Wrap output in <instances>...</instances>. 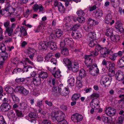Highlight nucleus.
Instances as JSON below:
<instances>
[{
    "instance_id": "60",
    "label": "nucleus",
    "mask_w": 124,
    "mask_h": 124,
    "mask_svg": "<svg viewBox=\"0 0 124 124\" xmlns=\"http://www.w3.org/2000/svg\"><path fill=\"white\" fill-rule=\"evenodd\" d=\"M51 122L49 120L47 119L44 120L42 122V124H51Z\"/></svg>"
},
{
    "instance_id": "47",
    "label": "nucleus",
    "mask_w": 124,
    "mask_h": 124,
    "mask_svg": "<svg viewBox=\"0 0 124 124\" xmlns=\"http://www.w3.org/2000/svg\"><path fill=\"white\" fill-rule=\"evenodd\" d=\"M86 10L87 9H85L83 10H82L81 9L78 10L76 12L78 16L82 15L84 16L85 14V12L84 11Z\"/></svg>"
},
{
    "instance_id": "15",
    "label": "nucleus",
    "mask_w": 124,
    "mask_h": 124,
    "mask_svg": "<svg viewBox=\"0 0 124 124\" xmlns=\"http://www.w3.org/2000/svg\"><path fill=\"white\" fill-rule=\"evenodd\" d=\"M90 55H85V63L87 67L90 66L93 62V60L90 57Z\"/></svg>"
},
{
    "instance_id": "12",
    "label": "nucleus",
    "mask_w": 124,
    "mask_h": 124,
    "mask_svg": "<svg viewBox=\"0 0 124 124\" xmlns=\"http://www.w3.org/2000/svg\"><path fill=\"white\" fill-rule=\"evenodd\" d=\"M7 115L10 120L14 122L16 120L17 118V117L12 110H11L8 111Z\"/></svg>"
},
{
    "instance_id": "39",
    "label": "nucleus",
    "mask_w": 124,
    "mask_h": 124,
    "mask_svg": "<svg viewBox=\"0 0 124 124\" xmlns=\"http://www.w3.org/2000/svg\"><path fill=\"white\" fill-rule=\"evenodd\" d=\"M45 28L44 27L42 26L39 25L37 28L35 29L34 30V31L35 32H38L40 31L41 32H43L44 31Z\"/></svg>"
},
{
    "instance_id": "3",
    "label": "nucleus",
    "mask_w": 124,
    "mask_h": 124,
    "mask_svg": "<svg viewBox=\"0 0 124 124\" xmlns=\"http://www.w3.org/2000/svg\"><path fill=\"white\" fill-rule=\"evenodd\" d=\"M95 50L100 51L101 55L102 57H105L109 54L108 50L106 47H102L100 45H98L95 48Z\"/></svg>"
},
{
    "instance_id": "52",
    "label": "nucleus",
    "mask_w": 124,
    "mask_h": 124,
    "mask_svg": "<svg viewBox=\"0 0 124 124\" xmlns=\"http://www.w3.org/2000/svg\"><path fill=\"white\" fill-rule=\"evenodd\" d=\"M117 56V53H115L109 57V58L113 61H115Z\"/></svg>"
},
{
    "instance_id": "45",
    "label": "nucleus",
    "mask_w": 124,
    "mask_h": 124,
    "mask_svg": "<svg viewBox=\"0 0 124 124\" xmlns=\"http://www.w3.org/2000/svg\"><path fill=\"white\" fill-rule=\"evenodd\" d=\"M113 29L112 28L107 29L106 31V35L107 36H111L112 34Z\"/></svg>"
},
{
    "instance_id": "38",
    "label": "nucleus",
    "mask_w": 124,
    "mask_h": 124,
    "mask_svg": "<svg viewBox=\"0 0 124 124\" xmlns=\"http://www.w3.org/2000/svg\"><path fill=\"white\" fill-rule=\"evenodd\" d=\"M81 78L77 77V81L76 85L77 87H81L82 86V81Z\"/></svg>"
},
{
    "instance_id": "54",
    "label": "nucleus",
    "mask_w": 124,
    "mask_h": 124,
    "mask_svg": "<svg viewBox=\"0 0 124 124\" xmlns=\"http://www.w3.org/2000/svg\"><path fill=\"white\" fill-rule=\"evenodd\" d=\"M0 49L2 51H4L6 50V48L5 44L3 43H0Z\"/></svg>"
},
{
    "instance_id": "27",
    "label": "nucleus",
    "mask_w": 124,
    "mask_h": 124,
    "mask_svg": "<svg viewBox=\"0 0 124 124\" xmlns=\"http://www.w3.org/2000/svg\"><path fill=\"white\" fill-rule=\"evenodd\" d=\"M88 36L90 40H94L96 38V34L94 31L89 33Z\"/></svg>"
},
{
    "instance_id": "59",
    "label": "nucleus",
    "mask_w": 124,
    "mask_h": 124,
    "mask_svg": "<svg viewBox=\"0 0 124 124\" xmlns=\"http://www.w3.org/2000/svg\"><path fill=\"white\" fill-rule=\"evenodd\" d=\"M99 96V94L96 93H94L91 95L90 97L91 98H98Z\"/></svg>"
},
{
    "instance_id": "24",
    "label": "nucleus",
    "mask_w": 124,
    "mask_h": 124,
    "mask_svg": "<svg viewBox=\"0 0 124 124\" xmlns=\"http://www.w3.org/2000/svg\"><path fill=\"white\" fill-rule=\"evenodd\" d=\"M93 14L95 15V16L96 18H99L102 15V11L101 9L96 10L93 12Z\"/></svg>"
},
{
    "instance_id": "56",
    "label": "nucleus",
    "mask_w": 124,
    "mask_h": 124,
    "mask_svg": "<svg viewBox=\"0 0 124 124\" xmlns=\"http://www.w3.org/2000/svg\"><path fill=\"white\" fill-rule=\"evenodd\" d=\"M52 56V53H48L45 57L46 60L47 61H48Z\"/></svg>"
},
{
    "instance_id": "64",
    "label": "nucleus",
    "mask_w": 124,
    "mask_h": 124,
    "mask_svg": "<svg viewBox=\"0 0 124 124\" xmlns=\"http://www.w3.org/2000/svg\"><path fill=\"white\" fill-rule=\"evenodd\" d=\"M5 123V121L3 116H0V124H3Z\"/></svg>"
},
{
    "instance_id": "58",
    "label": "nucleus",
    "mask_w": 124,
    "mask_h": 124,
    "mask_svg": "<svg viewBox=\"0 0 124 124\" xmlns=\"http://www.w3.org/2000/svg\"><path fill=\"white\" fill-rule=\"evenodd\" d=\"M91 27L90 26H89L87 24H85L84 25V28L85 31H88Z\"/></svg>"
},
{
    "instance_id": "55",
    "label": "nucleus",
    "mask_w": 124,
    "mask_h": 124,
    "mask_svg": "<svg viewBox=\"0 0 124 124\" xmlns=\"http://www.w3.org/2000/svg\"><path fill=\"white\" fill-rule=\"evenodd\" d=\"M115 65V64L113 63L109 62V70H114Z\"/></svg>"
},
{
    "instance_id": "35",
    "label": "nucleus",
    "mask_w": 124,
    "mask_h": 124,
    "mask_svg": "<svg viewBox=\"0 0 124 124\" xmlns=\"http://www.w3.org/2000/svg\"><path fill=\"white\" fill-rule=\"evenodd\" d=\"M64 63L68 68L69 66H70L72 62H71L70 60L67 58H64L63 60Z\"/></svg>"
},
{
    "instance_id": "33",
    "label": "nucleus",
    "mask_w": 124,
    "mask_h": 124,
    "mask_svg": "<svg viewBox=\"0 0 124 124\" xmlns=\"http://www.w3.org/2000/svg\"><path fill=\"white\" fill-rule=\"evenodd\" d=\"M38 76L40 78H47L48 76V75L46 72L43 71H41L39 74L38 75Z\"/></svg>"
},
{
    "instance_id": "22",
    "label": "nucleus",
    "mask_w": 124,
    "mask_h": 124,
    "mask_svg": "<svg viewBox=\"0 0 124 124\" xmlns=\"http://www.w3.org/2000/svg\"><path fill=\"white\" fill-rule=\"evenodd\" d=\"M58 92L60 94L62 95L66 96L67 95L69 92V91L68 89L65 88L62 90L61 88H59Z\"/></svg>"
},
{
    "instance_id": "57",
    "label": "nucleus",
    "mask_w": 124,
    "mask_h": 124,
    "mask_svg": "<svg viewBox=\"0 0 124 124\" xmlns=\"http://www.w3.org/2000/svg\"><path fill=\"white\" fill-rule=\"evenodd\" d=\"M29 93V91L25 89L24 87L23 89L22 92L21 93L23 94L25 96H26Z\"/></svg>"
},
{
    "instance_id": "62",
    "label": "nucleus",
    "mask_w": 124,
    "mask_h": 124,
    "mask_svg": "<svg viewBox=\"0 0 124 124\" xmlns=\"http://www.w3.org/2000/svg\"><path fill=\"white\" fill-rule=\"evenodd\" d=\"M95 52H93L92 53V54L90 55V56L94 57L95 56L97 55L99 53L97 52L98 51V50L96 51L95 49Z\"/></svg>"
},
{
    "instance_id": "8",
    "label": "nucleus",
    "mask_w": 124,
    "mask_h": 124,
    "mask_svg": "<svg viewBox=\"0 0 124 124\" xmlns=\"http://www.w3.org/2000/svg\"><path fill=\"white\" fill-rule=\"evenodd\" d=\"M100 83L101 84L104 85L105 86H108L110 84V81L106 75H103L101 77Z\"/></svg>"
},
{
    "instance_id": "1",
    "label": "nucleus",
    "mask_w": 124,
    "mask_h": 124,
    "mask_svg": "<svg viewBox=\"0 0 124 124\" xmlns=\"http://www.w3.org/2000/svg\"><path fill=\"white\" fill-rule=\"evenodd\" d=\"M51 118L53 120H56L58 122H60L64 119V114L60 111H56L51 113Z\"/></svg>"
},
{
    "instance_id": "5",
    "label": "nucleus",
    "mask_w": 124,
    "mask_h": 124,
    "mask_svg": "<svg viewBox=\"0 0 124 124\" xmlns=\"http://www.w3.org/2000/svg\"><path fill=\"white\" fill-rule=\"evenodd\" d=\"M89 73L93 76H97L99 73V70L96 64H94L89 68Z\"/></svg>"
},
{
    "instance_id": "36",
    "label": "nucleus",
    "mask_w": 124,
    "mask_h": 124,
    "mask_svg": "<svg viewBox=\"0 0 124 124\" xmlns=\"http://www.w3.org/2000/svg\"><path fill=\"white\" fill-rule=\"evenodd\" d=\"M120 37L118 35H113L111 36V40L114 42H117L120 39Z\"/></svg>"
},
{
    "instance_id": "37",
    "label": "nucleus",
    "mask_w": 124,
    "mask_h": 124,
    "mask_svg": "<svg viewBox=\"0 0 124 124\" xmlns=\"http://www.w3.org/2000/svg\"><path fill=\"white\" fill-rule=\"evenodd\" d=\"M81 96V95L78 93H75L72 95L71 99L72 101H76L79 99Z\"/></svg>"
},
{
    "instance_id": "6",
    "label": "nucleus",
    "mask_w": 124,
    "mask_h": 124,
    "mask_svg": "<svg viewBox=\"0 0 124 124\" xmlns=\"http://www.w3.org/2000/svg\"><path fill=\"white\" fill-rule=\"evenodd\" d=\"M79 65L77 61L72 62L70 66H69L68 69L73 72H76L78 70Z\"/></svg>"
},
{
    "instance_id": "28",
    "label": "nucleus",
    "mask_w": 124,
    "mask_h": 124,
    "mask_svg": "<svg viewBox=\"0 0 124 124\" xmlns=\"http://www.w3.org/2000/svg\"><path fill=\"white\" fill-rule=\"evenodd\" d=\"M63 41L65 42L66 44L70 46L72 45L73 44V40L71 38H66L63 40Z\"/></svg>"
},
{
    "instance_id": "40",
    "label": "nucleus",
    "mask_w": 124,
    "mask_h": 124,
    "mask_svg": "<svg viewBox=\"0 0 124 124\" xmlns=\"http://www.w3.org/2000/svg\"><path fill=\"white\" fill-rule=\"evenodd\" d=\"M25 52L28 54H35L36 52V50L32 48H28L25 50Z\"/></svg>"
},
{
    "instance_id": "7",
    "label": "nucleus",
    "mask_w": 124,
    "mask_h": 124,
    "mask_svg": "<svg viewBox=\"0 0 124 124\" xmlns=\"http://www.w3.org/2000/svg\"><path fill=\"white\" fill-rule=\"evenodd\" d=\"M54 7H57L59 11L61 13H63L65 10V9L64 6L61 2H58L57 0H55L54 1Z\"/></svg>"
},
{
    "instance_id": "63",
    "label": "nucleus",
    "mask_w": 124,
    "mask_h": 124,
    "mask_svg": "<svg viewBox=\"0 0 124 124\" xmlns=\"http://www.w3.org/2000/svg\"><path fill=\"white\" fill-rule=\"evenodd\" d=\"M50 61L52 64L56 65L57 63V61L56 59L54 58H53L51 59Z\"/></svg>"
},
{
    "instance_id": "42",
    "label": "nucleus",
    "mask_w": 124,
    "mask_h": 124,
    "mask_svg": "<svg viewBox=\"0 0 124 124\" xmlns=\"http://www.w3.org/2000/svg\"><path fill=\"white\" fill-rule=\"evenodd\" d=\"M61 54L65 56L68 55L69 54V51L68 49L66 48H63L61 51Z\"/></svg>"
},
{
    "instance_id": "11",
    "label": "nucleus",
    "mask_w": 124,
    "mask_h": 124,
    "mask_svg": "<svg viewBox=\"0 0 124 124\" xmlns=\"http://www.w3.org/2000/svg\"><path fill=\"white\" fill-rule=\"evenodd\" d=\"M112 16L109 13L105 17L104 21L105 23L107 24L112 25L115 22V21L112 20Z\"/></svg>"
},
{
    "instance_id": "48",
    "label": "nucleus",
    "mask_w": 124,
    "mask_h": 124,
    "mask_svg": "<svg viewBox=\"0 0 124 124\" xmlns=\"http://www.w3.org/2000/svg\"><path fill=\"white\" fill-rule=\"evenodd\" d=\"M124 118L121 116L117 119L114 124H122Z\"/></svg>"
},
{
    "instance_id": "13",
    "label": "nucleus",
    "mask_w": 124,
    "mask_h": 124,
    "mask_svg": "<svg viewBox=\"0 0 124 124\" xmlns=\"http://www.w3.org/2000/svg\"><path fill=\"white\" fill-rule=\"evenodd\" d=\"M33 8L35 12L38 13L42 12L44 10L43 8L41 5L36 4L33 5Z\"/></svg>"
},
{
    "instance_id": "17",
    "label": "nucleus",
    "mask_w": 124,
    "mask_h": 124,
    "mask_svg": "<svg viewBox=\"0 0 124 124\" xmlns=\"http://www.w3.org/2000/svg\"><path fill=\"white\" fill-rule=\"evenodd\" d=\"M99 100L97 99H93L92 100L90 103V106L92 108H94L97 109L99 108Z\"/></svg>"
},
{
    "instance_id": "25",
    "label": "nucleus",
    "mask_w": 124,
    "mask_h": 124,
    "mask_svg": "<svg viewBox=\"0 0 124 124\" xmlns=\"http://www.w3.org/2000/svg\"><path fill=\"white\" fill-rule=\"evenodd\" d=\"M74 78L73 77H69L68 82V87L73 86L74 85L75 82Z\"/></svg>"
},
{
    "instance_id": "21",
    "label": "nucleus",
    "mask_w": 124,
    "mask_h": 124,
    "mask_svg": "<svg viewBox=\"0 0 124 124\" xmlns=\"http://www.w3.org/2000/svg\"><path fill=\"white\" fill-rule=\"evenodd\" d=\"M38 76V75H36L35 77L33 78V83L36 86L39 85L41 83L40 78Z\"/></svg>"
},
{
    "instance_id": "26",
    "label": "nucleus",
    "mask_w": 124,
    "mask_h": 124,
    "mask_svg": "<svg viewBox=\"0 0 124 124\" xmlns=\"http://www.w3.org/2000/svg\"><path fill=\"white\" fill-rule=\"evenodd\" d=\"M87 23L89 26H90L91 27L95 26L97 23L95 20L91 18L88 19Z\"/></svg>"
},
{
    "instance_id": "14",
    "label": "nucleus",
    "mask_w": 124,
    "mask_h": 124,
    "mask_svg": "<svg viewBox=\"0 0 124 124\" xmlns=\"http://www.w3.org/2000/svg\"><path fill=\"white\" fill-rule=\"evenodd\" d=\"M63 32L61 29L56 30L54 33L51 34L50 36L52 37L53 39L58 38L60 37L62 35Z\"/></svg>"
},
{
    "instance_id": "51",
    "label": "nucleus",
    "mask_w": 124,
    "mask_h": 124,
    "mask_svg": "<svg viewBox=\"0 0 124 124\" xmlns=\"http://www.w3.org/2000/svg\"><path fill=\"white\" fill-rule=\"evenodd\" d=\"M29 115L30 117L35 118L38 117V114L35 112H31L30 113Z\"/></svg>"
},
{
    "instance_id": "61",
    "label": "nucleus",
    "mask_w": 124,
    "mask_h": 124,
    "mask_svg": "<svg viewBox=\"0 0 124 124\" xmlns=\"http://www.w3.org/2000/svg\"><path fill=\"white\" fill-rule=\"evenodd\" d=\"M31 11V10H30L29 9H27L26 11L25 12L24 14L25 16V17H27L30 14Z\"/></svg>"
},
{
    "instance_id": "19",
    "label": "nucleus",
    "mask_w": 124,
    "mask_h": 124,
    "mask_svg": "<svg viewBox=\"0 0 124 124\" xmlns=\"http://www.w3.org/2000/svg\"><path fill=\"white\" fill-rule=\"evenodd\" d=\"M48 47V42L42 41L39 43L38 48L40 50H44L46 49Z\"/></svg>"
},
{
    "instance_id": "49",
    "label": "nucleus",
    "mask_w": 124,
    "mask_h": 124,
    "mask_svg": "<svg viewBox=\"0 0 124 124\" xmlns=\"http://www.w3.org/2000/svg\"><path fill=\"white\" fill-rule=\"evenodd\" d=\"M77 20L79 23H83L85 21V18L83 16H81L78 17L77 18Z\"/></svg>"
},
{
    "instance_id": "50",
    "label": "nucleus",
    "mask_w": 124,
    "mask_h": 124,
    "mask_svg": "<svg viewBox=\"0 0 124 124\" xmlns=\"http://www.w3.org/2000/svg\"><path fill=\"white\" fill-rule=\"evenodd\" d=\"M20 32L24 36H25L27 35V32L25 28L23 27L22 26L20 28Z\"/></svg>"
},
{
    "instance_id": "44",
    "label": "nucleus",
    "mask_w": 124,
    "mask_h": 124,
    "mask_svg": "<svg viewBox=\"0 0 124 124\" xmlns=\"http://www.w3.org/2000/svg\"><path fill=\"white\" fill-rule=\"evenodd\" d=\"M7 33L9 36H11L13 34V29L12 28L8 27L7 28L5 32V34Z\"/></svg>"
},
{
    "instance_id": "29",
    "label": "nucleus",
    "mask_w": 124,
    "mask_h": 124,
    "mask_svg": "<svg viewBox=\"0 0 124 124\" xmlns=\"http://www.w3.org/2000/svg\"><path fill=\"white\" fill-rule=\"evenodd\" d=\"M48 47H49L51 49L54 51L57 49V47L56 44L54 42H48Z\"/></svg>"
},
{
    "instance_id": "2",
    "label": "nucleus",
    "mask_w": 124,
    "mask_h": 124,
    "mask_svg": "<svg viewBox=\"0 0 124 124\" xmlns=\"http://www.w3.org/2000/svg\"><path fill=\"white\" fill-rule=\"evenodd\" d=\"M21 65H23L24 71L26 72L28 71V69H29L32 68L34 67L33 63L32 62L29 60L28 58H26L25 59V61H23L19 63Z\"/></svg>"
},
{
    "instance_id": "32",
    "label": "nucleus",
    "mask_w": 124,
    "mask_h": 124,
    "mask_svg": "<svg viewBox=\"0 0 124 124\" xmlns=\"http://www.w3.org/2000/svg\"><path fill=\"white\" fill-rule=\"evenodd\" d=\"M115 27L121 32H123L124 31V29L122 27L121 24L118 22L116 23Z\"/></svg>"
},
{
    "instance_id": "53",
    "label": "nucleus",
    "mask_w": 124,
    "mask_h": 124,
    "mask_svg": "<svg viewBox=\"0 0 124 124\" xmlns=\"http://www.w3.org/2000/svg\"><path fill=\"white\" fill-rule=\"evenodd\" d=\"M115 74V72L114 70H108V75L110 77L113 76Z\"/></svg>"
},
{
    "instance_id": "41",
    "label": "nucleus",
    "mask_w": 124,
    "mask_h": 124,
    "mask_svg": "<svg viewBox=\"0 0 124 124\" xmlns=\"http://www.w3.org/2000/svg\"><path fill=\"white\" fill-rule=\"evenodd\" d=\"M61 72L59 69L57 70L54 73H52V74L56 78H59L61 76Z\"/></svg>"
},
{
    "instance_id": "18",
    "label": "nucleus",
    "mask_w": 124,
    "mask_h": 124,
    "mask_svg": "<svg viewBox=\"0 0 124 124\" xmlns=\"http://www.w3.org/2000/svg\"><path fill=\"white\" fill-rule=\"evenodd\" d=\"M116 111V110L114 108L110 107L106 108L105 110L106 114L110 116L114 115L115 114Z\"/></svg>"
},
{
    "instance_id": "20",
    "label": "nucleus",
    "mask_w": 124,
    "mask_h": 124,
    "mask_svg": "<svg viewBox=\"0 0 124 124\" xmlns=\"http://www.w3.org/2000/svg\"><path fill=\"white\" fill-rule=\"evenodd\" d=\"M71 35L74 38L78 39L80 38L82 35L80 32L78 31H73L71 33Z\"/></svg>"
},
{
    "instance_id": "30",
    "label": "nucleus",
    "mask_w": 124,
    "mask_h": 124,
    "mask_svg": "<svg viewBox=\"0 0 124 124\" xmlns=\"http://www.w3.org/2000/svg\"><path fill=\"white\" fill-rule=\"evenodd\" d=\"M86 73L85 70L83 69H81L79 71V77H78L81 78V79H82V78H84L86 76Z\"/></svg>"
},
{
    "instance_id": "34",
    "label": "nucleus",
    "mask_w": 124,
    "mask_h": 124,
    "mask_svg": "<svg viewBox=\"0 0 124 124\" xmlns=\"http://www.w3.org/2000/svg\"><path fill=\"white\" fill-rule=\"evenodd\" d=\"M11 97L13 101L15 103L18 104L19 103L20 99L18 97L14 94H12L11 95Z\"/></svg>"
},
{
    "instance_id": "43",
    "label": "nucleus",
    "mask_w": 124,
    "mask_h": 124,
    "mask_svg": "<svg viewBox=\"0 0 124 124\" xmlns=\"http://www.w3.org/2000/svg\"><path fill=\"white\" fill-rule=\"evenodd\" d=\"M24 87L22 86H17L16 87L14 90V91L15 92H19L21 93L22 92L23 89Z\"/></svg>"
},
{
    "instance_id": "10",
    "label": "nucleus",
    "mask_w": 124,
    "mask_h": 124,
    "mask_svg": "<svg viewBox=\"0 0 124 124\" xmlns=\"http://www.w3.org/2000/svg\"><path fill=\"white\" fill-rule=\"evenodd\" d=\"M83 118L82 116L80 114L75 113L72 115L71 119L72 120L75 122H78L81 121Z\"/></svg>"
},
{
    "instance_id": "9",
    "label": "nucleus",
    "mask_w": 124,
    "mask_h": 124,
    "mask_svg": "<svg viewBox=\"0 0 124 124\" xmlns=\"http://www.w3.org/2000/svg\"><path fill=\"white\" fill-rule=\"evenodd\" d=\"M8 57L7 53L5 52H2L0 53V69L2 67L3 61L7 59Z\"/></svg>"
},
{
    "instance_id": "16",
    "label": "nucleus",
    "mask_w": 124,
    "mask_h": 124,
    "mask_svg": "<svg viewBox=\"0 0 124 124\" xmlns=\"http://www.w3.org/2000/svg\"><path fill=\"white\" fill-rule=\"evenodd\" d=\"M116 79L119 81L123 80L124 78V73L120 70H118L115 74Z\"/></svg>"
},
{
    "instance_id": "4",
    "label": "nucleus",
    "mask_w": 124,
    "mask_h": 124,
    "mask_svg": "<svg viewBox=\"0 0 124 124\" xmlns=\"http://www.w3.org/2000/svg\"><path fill=\"white\" fill-rule=\"evenodd\" d=\"M73 19V17L71 16H67L64 19L63 22L64 24V26L67 31L69 30V28H70L72 24V21Z\"/></svg>"
},
{
    "instance_id": "23",
    "label": "nucleus",
    "mask_w": 124,
    "mask_h": 124,
    "mask_svg": "<svg viewBox=\"0 0 124 124\" xmlns=\"http://www.w3.org/2000/svg\"><path fill=\"white\" fill-rule=\"evenodd\" d=\"M10 108V106L8 103H3L0 106L1 110L2 111H8Z\"/></svg>"
},
{
    "instance_id": "46",
    "label": "nucleus",
    "mask_w": 124,
    "mask_h": 124,
    "mask_svg": "<svg viewBox=\"0 0 124 124\" xmlns=\"http://www.w3.org/2000/svg\"><path fill=\"white\" fill-rule=\"evenodd\" d=\"M11 62L16 65L17 66L19 63V60L17 57L14 58L11 60Z\"/></svg>"
},
{
    "instance_id": "31",
    "label": "nucleus",
    "mask_w": 124,
    "mask_h": 124,
    "mask_svg": "<svg viewBox=\"0 0 124 124\" xmlns=\"http://www.w3.org/2000/svg\"><path fill=\"white\" fill-rule=\"evenodd\" d=\"M101 119L104 123H111L112 120V118L111 117L108 118L105 116H102Z\"/></svg>"
}]
</instances>
